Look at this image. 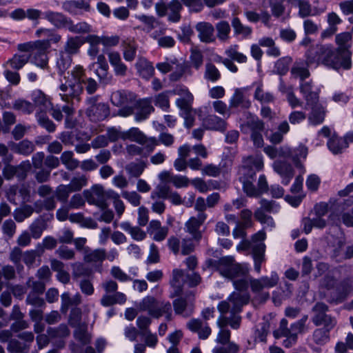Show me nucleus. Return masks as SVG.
<instances>
[{
    "label": "nucleus",
    "mask_w": 353,
    "mask_h": 353,
    "mask_svg": "<svg viewBox=\"0 0 353 353\" xmlns=\"http://www.w3.org/2000/svg\"><path fill=\"white\" fill-rule=\"evenodd\" d=\"M65 81H61L59 85V95L61 99L67 103L73 104L74 101L80 100V94L83 92L81 83L73 82L69 78L64 77Z\"/></svg>",
    "instance_id": "nucleus-10"
},
{
    "label": "nucleus",
    "mask_w": 353,
    "mask_h": 353,
    "mask_svg": "<svg viewBox=\"0 0 353 353\" xmlns=\"http://www.w3.org/2000/svg\"><path fill=\"white\" fill-rule=\"evenodd\" d=\"M147 232L152 236L156 241H163L168 234V228L162 227L161 223L158 220H152L147 228Z\"/></svg>",
    "instance_id": "nucleus-22"
},
{
    "label": "nucleus",
    "mask_w": 353,
    "mask_h": 353,
    "mask_svg": "<svg viewBox=\"0 0 353 353\" xmlns=\"http://www.w3.org/2000/svg\"><path fill=\"white\" fill-rule=\"evenodd\" d=\"M333 328L319 327L314 330L312 335V341L318 345H324L330 339V331Z\"/></svg>",
    "instance_id": "nucleus-33"
},
{
    "label": "nucleus",
    "mask_w": 353,
    "mask_h": 353,
    "mask_svg": "<svg viewBox=\"0 0 353 353\" xmlns=\"http://www.w3.org/2000/svg\"><path fill=\"white\" fill-rule=\"evenodd\" d=\"M133 103H134V108L137 109L134 114V119L137 121L146 119L154 111L152 97L144 98L137 101L134 100Z\"/></svg>",
    "instance_id": "nucleus-16"
},
{
    "label": "nucleus",
    "mask_w": 353,
    "mask_h": 353,
    "mask_svg": "<svg viewBox=\"0 0 353 353\" xmlns=\"http://www.w3.org/2000/svg\"><path fill=\"white\" fill-rule=\"evenodd\" d=\"M321 63L336 70L340 68L350 70L352 68L351 59L341 57L338 50L330 45H324Z\"/></svg>",
    "instance_id": "nucleus-7"
},
{
    "label": "nucleus",
    "mask_w": 353,
    "mask_h": 353,
    "mask_svg": "<svg viewBox=\"0 0 353 353\" xmlns=\"http://www.w3.org/2000/svg\"><path fill=\"white\" fill-rule=\"evenodd\" d=\"M73 152L71 151H65L61 154L60 160L68 170H74L79 164V162L74 159Z\"/></svg>",
    "instance_id": "nucleus-53"
},
{
    "label": "nucleus",
    "mask_w": 353,
    "mask_h": 353,
    "mask_svg": "<svg viewBox=\"0 0 353 353\" xmlns=\"http://www.w3.org/2000/svg\"><path fill=\"white\" fill-rule=\"evenodd\" d=\"M9 146L16 154L28 157L35 150V145L31 141L23 139L18 143L10 142Z\"/></svg>",
    "instance_id": "nucleus-24"
},
{
    "label": "nucleus",
    "mask_w": 353,
    "mask_h": 353,
    "mask_svg": "<svg viewBox=\"0 0 353 353\" xmlns=\"http://www.w3.org/2000/svg\"><path fill=\"white\" fill-rule=\"evenodd\" d=\"M184 277V272L180 269H174L172 271V279L170 280V284L174 288V292L170 294V298L179 296L182 292L181 281Z\"/></svg>",
    "instance_id": "nucleus-34"
},
{
    "label": "nucleus",
    "mask_w": 353,
    "mask_h": 353,
    "mask_svg": "<svg viewBox=\"0 0 353 353\" xmlns=\"http://www.w3.org/2000/svg\"><path fill=\"white\" fill-rule=\"evenodd\" d=\"M7 349L10 353H28L29 346L17 339H11L8 342Z\"/></svg>",
    "instance_id": "nucleus-64"
},
{
    "label": "nucleus",
    "mask_w": 353,
    "mask_h": 353,
    "mask_svg": "<svg viewBox=\"0 0 353 353\" xmlns=\"http://www.w3.org/2000/svg\"><path fill=\"white\" fill-rule=\"evenodd\" d=\"M50 48L48 41H36L34 42H28L19 44L17 49L21 52H32L37 50H47Z\"/></svg>",
    "instance_id": "nucleus-35"
},
{
    "label": "nucleus",
    "mask_w": 353,
    "mask_h": 353,
    "mask_svg": "<svg viewBox=\"0 0 353 353\" xmlns=\"http://www.w3.org/2000/svg\"><path fill=\"white\" fill-rule=\"evenodd\" d=\"M36 117L39 124L48 132H52L56 130V125L48 118L43 111L37 112Z\"/></svg>",
    "instance_id": "nucleus-56"
},
{
    "label": "nucleus",
    "mask_w": 353,
    "mask_h": 353,
    "mask_svg": "<svg viewBox=\"0 0 353 353\" xmlns=\"http://www.w3.org/2000/svg\"><path fill=\"white\" fill-rule=\"evenodd\" d=\"M157 304V301L154 297L147 296L139 303L138 309L142 312H148L151 316H157L158 314L154 312Z\"/></svg>",
    "instance_id": "nucleus-38"
},
{
    "label": "nucleus",
    "mask_w": 353,
    "mask_h": 353,
    "mask_svg": "<svg viewBox=\"0 0 353 353\" xmlns=\"http://www.w3.org/2000/svg\"><path fill=\"white\" fill-rule=\"evenodd\" d=\"M193 101V95L178 98L176 101V105L180 110V115L184 119V125L188 128L193 126L195 120V112L192 108Z\"/></svg>",
    "instance_id": "nucleus-14"
},
{
    "label": "nucleus",
    "mask_w": 353,
    "mask_h": 353,
    "mask_svg": "<svg viewBox=\"0 0 353 353\" xmlns=\"http://www.w3.org/2000/svg\"><path fill=\"white\" fill-rule=\"evenodd\" d=\"M250 299L249 293L241 294L233 292L227 300L221 301L217 306L218 310L222 314L230 312L228 316L229 325L234 330L240 327L241 317L237 315L241 312L243 307L248 304Z\"/></svg>",
    "instance_id": "nucleus-1"
},
{
    "label": "nucleus",
    "mask_w": 353,
    "mask_h": 353,
    "mask_svg": "<svg viewBox=\"0 0 353 353\" xmlns=\"http://www.w3.org/2000/svg\"><path fill=\"white\" fill-rule=\"evenodd\" d=\"M308 319V316L305 314L302 318L296 322L292 323L288 327V321L285 319H282L279 323V327L277 330H274L273 335L276 339L281 337H286L285 343L290 342L295 343L297 341V336L299 334L305 332L307 330L306 323Z\"/></svg>",
    "instance_id": "nucleus-3"
},
{
    "label": "nucleus",
    "mask_w": 353,
    "mask_h": 353,
    "mask_svg": "<svg viewBox=\"0 0 353 353\" xmlns=\"http://www.w3.org/2000/svg\"><path fill=\"white\" fill-rule=\"evenodd\" d=\"M327 22L328 27L321 32L322 38L334 35L338 31L337 26L342 22V20L336 12H331L327 14Z\"/></svg>",
    "instance_id": "nucleus-28"
},
{
    "label": "nucleus",
    "mask_w": 353,
    "mask_h": 353,
    "mask_svg": "<svg viewBox=\"0 0 353 353\" xmlns=\"http://www.w3.org/2000/svg\"><path fill=\"white\" fill-rule=\"evenodd\" d=\"M135 66L139 75L144 79H148L154 74V67L152 63L145 58H139Z\"/></svg>",
    "instance_id": "nucleus-32"
},
{
    "label": "nucleus",
    "mask_w": 353,
    "mask_h": 353,
    "mask_svg": "<svg viewBox=\"0 0 353 353\" xmlns=\"http://www.w3.org/2000/svg\"><path fill=\"white\" fill-rule=\"evenodd\" d=\"M84 41L79 37H69L65 43L64 50L65 54L68 55L77 54L80 47L83 44Z\"/></svg>",
    "instance_id": "nucleus-42"
},
{
    "label": "nucleus",
    "mask_w": 353,
    "mask_h": 353,
    "mask_svg": "<svg viewBox=\"0 0 353 353\" xmlns=\"http://www.w3.org/2000/svg\"><path fill=\"white\" fill-rule=\"evenodd\" d=\"M206 219V214H198L195 216H191L185 223L186 232L190 233L194 239L199 241L201 239L202 234L200 228Z\"/></svg>",
    "instance_id": "nucleus-17"
},
{
    "label": "nucleus",
    "mask_w": 353,
    "mask_h": 353,
    "mask_svg": "<svg viewBox=\"0 0 353 353\" xmlns=\"http://www.w3.org/2000/svg\"><path fill=\"white\" fill-rule=\"evenodd\" d=\"M90 103L93 105L87 110V115L92 121H99L105 119L110 114L109 107L107 104L98 103L95 98L90 99Z\"/></svg>",
    "instance_id": "nucleus-18"
},
{
    "label": "nucleus",
    "mask_w": 353,
    "mask_h": 353,
    "mask_svg": "<svg viewBox=\"0 0 353 353\" xmlns=\"http://www.w3.org/2000/svg\"><path fill=\"white\" fill-rule=\"evenodd\" d=\"M47 333L50 338H65L70 335V330L65 324H61L57 327H49Z\"/></svg>",
    "instance_id": "nucleus-57"
},
{
    "label": "nucleus",
    "mask_w": 353,
    "mask_h": 353,
    "mask_svg": "<svg viewBox=\"0 0 353 353\" xmlns=\"http://www.w3.org/2000/svg\"><path fill=\"white\" fill-rule=\"evenodd\" d=\"M72 268V276L74 279L82 277H90L92 270L81 263H74L71 265Z\"/></svg>",
    "instance_id": "nucleus-49"
},
{
    "label": "nucleus",
    "mask_w": 353,
    "mask_h": 353,
    "mask_svg": "<svg viewBox=\"0 0 353 353\" xmlns=\"http://www.w3.org/2000/svg\"><path fill=\"white\" fill-rule=\"evenodd\" d=\"M251 106V101L244 94L243 88H236L230 100V108H236L241 107L248 109Z\"/></svg>",
    "instance_id": "nucleus-27"
},
{
    "label": "nucleus",
    "mask_w": 353,
    "mask_h": 353,
    "mask_svg": "<svg viewBox=\"0 0 353 353\" xmlns=\"http://www.w3.org/2000/svg\"><path fill=\"white\" fill-rule=\"evenodd\" d=\"M254 98L261 103H270L274 101L272 93L264 92L262 83H259L254 94Z\"/></svg>",
    "instance_id": "nucleus-48"
},
{
    "label": "nucleus",
    "mask_w": 353,
    "mask_h": 353,
    "mask_svg": "<svg viewBox=\"0 0 353 353\" xmlns=\"http://www.w3.org/2000/svg\"><path fill=\"white\" fill-rule=\"evenodd\" d=\"M323 47L324 45H315L310 47L305 53V62L307 66L321 63Z\"/></svg>",
    "instance_id": "nucleus-31"
},
{
    "label": "nucleus",
    "mask_w": 353,
    "mask_h": 353,
    "mask_svg": "<svg viewBox=\"0 0 353 353\" xmlns=\"http://www.w3.org/2000/svg\"><path fill=\"white\" fill-rule=\"evenodd\" d=\"M352 38L350 32H345L336 35L335 41L338 48V52L341 57H349L351 59L352 52L350 50L351 46L348 43Z\"/></svg>",
    "instance_id": "nucleus-21"
},
{
    "label": "nucleus",
    "mask_w": 353,
    "mask_h": 353,
    "mask_svg": "<svg viewBox=\"0 0 353 353\" xmlns=\"http://www.w3.org/2000/svg\"><path fill=\"white\" fill-rule=\"evenodd\" d=\"M340 285L343 288V292L339 293L336 297H332L328 299V302L331 303H341L346 297L347 294L352 290V281L350 279H345L343 280Z\"/></svg>",
    "instance_id": "nucleus-45"
},
{
    "label": "nucleus",
    "mask_w": 353,
    "mask_h": 353,
    "mask_svg": "<svg viewBox=\"0 0 353 353\" xmlns=\"http://www.w3.org/2000/svg\"><path fill=\"white\" fill-rule=\"evenodd\" d=\"M146 166L144 161L139 159L127 164L125 169L130 177L138 178L142 174Z\"/></svg>",
    "instance_id": "nucleus-37"
},
{
    "label": "nucleus",
    "mask_w": 353,
    "mask_h": 353,
    "mask_svg": "<svg viewBox=\"0 0 353 353\" xmlns=\"http://www.w3.org/2000/svg\"><path fill=\"white\" fill-rule=\"evenodd\" d=\"M195 295L194 292H187L185 296H180L172 302L173 308L176 315L184 318L192 316L194 312Z\"/></svg>",
    "instance_id": "nucleus-12"
},
{
    "label": "nucleus",
    "mask_w": 353,
    "mask_h": 353,
    "mask_svg": "<svg viewBox=\"0 0 353 353\" xmlns=\"http://www.w3.org/2000/svg\"><path fill=\"white\" fill-rule=\"evenodd\" d=\"M83 195L90 204L95 205L102 210L107 209L108 206L107 199L109 196L102 185L98 184L93 185L90 190H85Z\"/></svg>",
    "instance_id": "nucleus-13"
},
{
    "label": "nucleus",
    "mask_w": 353,
    "mask_h": 353,
    "mask_svg": "<svg viewBox=\"0 0 353 353\" xmlns=\"http://www.w3.org/2000/svg\"><path fill=\"white\" fill-rule=\"evenodd\" d=\"M12 108L25 114H30L34 111V104L23 99L14 100Z\"/></svg>",
    "instance_id": "nucleus-39"
},
{
    "label": "nucleus",
    "mask_w": 353,
    "mask_h": 353,
    "mask_svg": "<svg viewBox=\"0 0 353 353\" xmlns=\"http://www.w3.org/2000/svg\"><path fill=\"white\" fill-rule=\"evenodd\" d=\"M200 41L205 43H213L216 40L214 27L209 22H199L195 26Z\"/></svg>",
    "instance_id": "nucleus-19"
},
{
    "label": "nucleus",
    "mask_w": 353,
    "mask_h": 353,
    "mask_svg": "<svg viewBox=\"0 0 353 353\" xmlns=\"http://www.w3.org/2000/svg\"><path fill=\"white\" fill-rule=\"evenodd\" d=\"M170 188L166 184L158 185L156 188L151 193V198L152 199H168L171 193Z\"/></svg>",
    "instance_id": "nucleus-62"
},
{
    "label": "nucleus",
    "mask_w": 353,
    "mask_h": 353,
    "mask_svg": "<svg viewBox=\"0 0 353 353\" xmlns=\"http://www.w3.org/2000/svg\"><path fill=\"white\" fill-rule=\"evenodd\" d=\"M311 106V112L308 115V121L311 125H316L322 123L325 117V110L323 105L316 103Z\"/></svg>",
    "instance_id": "nucleus-30"
},
{
    "label": "nucleus",
    "mask_w": 353,
    "mask_h": 353,
    "mask_svg": "<svg viewBox=\"0 0 353 353\" xmlns=\"http://www.w3.org/2000/svg\"><path fill=\"white\" fill-rule=\"evenodd\" d=\"M241 131L250 134V139L256 148H262L264 141L262 132L265 130V123L258 117L251 112L246 113V120L241 125Z\"/></svg>",
    "instance_id": "nucleus-4"
},
{
    "label": "nucleus",
    "mask_w": 353,
    "mask_h": 353,
    "mask_svg": "<svg viewBox=\"0 0 353 353\" xmlns=\"http://www.w3.org/2000/svg\"><path fill=\"white\" fill-rule=\"evenodd\" d=\"M329 307L323 302H317L312 308L313 316L312 321L316 327L323 325L328 328H334L336 323V319L334 316L327 314Z\"/></svg>",
    "instance_id": "nucleus-9"
},
{
    "label": "nucleus",
    "mask_w": 353,
    "mask_h": 353,
    "mask_svg": "<svg viewBox=\"0 0 353 353\" xmlns=\"http://www.w3.org/2000/svg\"><path fill=\"white\" fill-rule=\"evenodd\" d=\"M287 1L292 6L299 8L298 15L302 19L315 15L309 0H287Z\"/></svg>",
    "instance_id": "nucleus-29"
},
{
    "label": "nucleus",
    "mask_w": 353,
    "mask_h": 353,
    "mask_svg": "<svg viewBox=\"0 0 353 353\" xmlns=\"http://www.w3.org/2000/svg\"><path fill=\"white\" fill-rule=\"evenodd\" d=\"M154 312L159 314L152 316L153 318L159 319L161 316H165L168 321L172 320V306L169 301H162L159 304L157 303Z\"/></svg>",
    "instance_id": "nucleus-41"
},
{
    "label": "nucleus",
    "mask_w": 353,
    "mask_h": 353,
    "mask_svg": "<svg viewBox=\"0 0 353 353\" xmlns=\"http://www.w3.org/2000/svg\"><path fill=\"white\" fill-rule=\"evenodd\" d=\"M204 78L208 81L215 83L221 79L219 69L212 63L205 64Z\"/></svg>",
    "instance_id": "nucleus-51"
},
{
    "label": "nucleus",
    "mask_w": 353,
    "mask_h": 353,
    "mask_svg": "<svg viewBox=\"0 0 353 353\" xmlns=\"http://www.w3.org/2000/svg\"><path fill=\"white\" fill-rule=\"evenodd\" d=\"M55 208L56 201L54 196H50L43 201H37L34 203V207L30 205H25L19 208H17L14 211L13 216L16 221L21 223L30 217L34 212V210L39 213L43 210L51 211Z\"/></svg>",
    "instance_id": "nucleus-6"
},
{
    "label": "nucleus",
    "mask_w": 353,
    "mask_h": 353,
    "mask_svg": "<svg viewBox=\"0 0 353 353\" xmlns=\"http://www.w3.org/2000/svg\"><path fill=\"white\" fill-rule=\"evenodd\" d=\"M328 148L334 154H336L341 153L343 150L347 148V145L345 143V140H343L342 137L338 136H332L327 142Z\"/></svg>",
    "instance_id": "nucleus-43"
},
{
    "label": "nucleus",
    "mask_w": 353,
    "mask_h": 353,
    "mask_svg": "<svg viewBox=\"0 0 353 353\" xmlns=\"http://www.w3.org/2000/svg\"><path fill=\"white\" fill-rule=\"evenodd\" d=\"M119 139H122L123 141L128 140L144 145L146 141V136L138 128H131L127 131H121L112 128V142H115Z\"/></svg>",
    "instance_id": "nucleus-15"
},
{
    "label": "nucleus",
    "mask_w": 353,
    "mask_h": 353,
    "mask_svg": "<svg viewBox=\"0 0 353 353\" xmlns=\"http://www.w3.org/2000/svg\"><path fill=\"white\" fill-rule=\"evenodd\" d=\"M216 37L219 41L226 42L230 39L231 28L227 21H221L215 25Z\"/></svg>",
    "instance_id": "nucleus-44"
},
{
    "label": "nucleus",
    "mask_w": 353,
    "mask_h": 353,
    "mask_svg": "<svg viewBox=\"0 0 353 353\" xmlns=\"http://www.w3.org/2000/svg\"><path fill=\"white\" fill-rule=\"evenodd\" d=\"M46 18L57 28L65 27L68 28V23L70 21L63 14L58 12H46Z\"/></svg>",
    "instance_id": "nucleus-50"
},
{
    "label": "nucleus",
    "mask_w": 353,
    "mask_h": 353,
    "mask_svg": "<svg viewBox=\"0 0 353 353\" xmlns=\"http://www.w3.org/2000/svg\"><path fill=\"white\" fill-rule=\"evenodd\" d=\"M106 257V254L104 250H95L90 252H85L84 255V261L87 263H101Z\"/></svg>",
    "instance_id": "nucleus-55"
},
{
    "label": "nucleus",
    "mask_w": 353,
    "mask_h": 353,
    "mask_svg": "<svg viewBox=\"0 0 353 353\" xmlns=\"http://www.w3.org/2000/svg\"><path fill=\"white\" fill-rule=\"evenodd\" d=\"M203 125L205 129L208 130L223 132L227 128V123L224 119L214 114H211L203 119Z\"/></svg>",
    "instance_id": "nucleus-25"
},
{
    "label": "nucleus",
    "mask_w": 353,
    "mask_h": 353,
    "mask_svg": "<svg viewBox=\"0 0 353 353\" xmlns=\"http://www.w3.org/2000/svg\"><path fill=\"white\" fill-rule=\"evenodd\" d=\"M263 167V159L261 156H249L243 159L240 169V181L243 183V190L249 197H258L256 188L254 185L256 172L260 171Z\"/></svg>",
    "instance_id": "nucleus-2"
},
{
    "label": "nucleus",
    "mask_w": 353,
    "mask_h": 353,
    "mask_svg": "<svg viewBox=\"0 0 353 353\" xmlns=\"http://www.w3.org/2000/svg\"><path fill=\"white\" fill-rule=\"evenodd\" d=\"M43 252V249L39 250L38 248L37 250H30L26 251L23 254V261L28 268H31L33 267V265L35 263L36 258L37 256H40Z\"/></svg>",
    "instance_id": "nucleus-61"
},
{
    "label": "nucleus",
    "mask_w": 353,
    "mask_h": 353,
    "mask_svg": "<svg viewBox=\"0 0 353 353\" xmlns=\"http://www.w3.org/2000/svg\"><path fill=\"white\" fill-rule=\"evenodd\" d=\"M135 95L125 90H119L112 94V103L114 105L123 108L117 111L112 112V116L119 115L128 117L133 113L132 107L130 105L134 101Z\"/></svg>",
    "instance_id": "nucleus-8"
},
{
    "label": "nucleus",
    "mask_w": 353,
    "mask_h": 353,
    "mask_svg": "<svg viewBox=\"0 0 353 353\" xmlns=\"http://www.w3.org/2000/svg\"><path fill=\"white\" fill-rule=\"evenodd\" d=\"M76 330L74 332V338L81 342L83 345L90 343L91 337L90 334L87 332V325L85 323L81 326L76 327Z\"/></svg>",
    "instance_id": "nucleus-59"
},
{
    "label": "nucleus",
    "mask_w": 353,
    "mask_h": 353,
    "mask_svg": "<svg viewBox=\"0 0 353 353\" xmlns=\"http://www.w3.org/2000/svg\"><path fill=\"white\" fill-rule=\"evenodd\" d=\"M265 245L264 243H259L252 247V256L254 260V268L257 274L261 271V264L265 261Z\"/></svg>",
    "instance_id": "nucleus-23"
},
{
    "label": "nucleus",
    "mask_w": 353,
    "mask_h": 353,
    "mask_svg": "<svg viewBox=\"0 0 353 353\" xmlns=\"http://www.w3.org/2000/svg\"><path fill=\"white\" fill-rule=\"evenodd\" d=\"M112 66H113L114 74L117 76L124 77L126 74L128 68L126 65L121 61V56L119 52H112Z\"/></svg>",
    "instance_id": "nucleus-40"
},
{
    "label": "nucleus",
    "mask_w": 353,
    "mask_h": 353,
    "mask_svg": "<svg viewBox=\"0 0 353 353\" xmlns=\"http://www.w3.org/2000/svg\"><path fill=\"white\" fill-rule=\"evenodd\" d=\"M270 330V323L268 321H263L258 325L255 330L254 340L255 341H260L266 343L267 336Z\"/></svg>",
    "instance_id": "nucleus-58"
},
{
    "label": "nucleus",
    "mask_w": 353,
    "mask_h": 353,
    "mask_svg": "<svg viewBox=\"0 0 353 353\" xmlns=\"http://www.w3.org/2000/svg\"><path fill=\"white\" fill-rule=\"evenodd\" d=\"M46 229V225L43 220H36L30 225V234L34 239L41 236L43 232Z\"/></svg>",
    "instance_id": "nucleus-63"
},
{
    "label": "nucleus",
    "mask_w": 353,
    "mask_h": 353,
    "mask_svg": "<svg viewBox=\"0 0 353 353\" xmlns=\"http://www.w3.org/2000/svg\"><path fill=\"white\" fill-rule=\"evenodd\" d=\"M239 48L238 45H233L230 46L225 52V54L228 57L229 59L236 61L238 63H245L247 61V57L243 53L237 51Z\"/></svg>",
    "instance_id": "nucleus-60"
},
{
    "label": "nucleus",
    "mask_w": 353,
    "mask_h": 353,
    "mask_svg": "<svg viewBox=\"0 0 353 353\" xmlns=\"http://www.w3.org/2000/svg\"><path fill=\"white\" fill-rule=\"evenodd\" d=\"M279 276L276 272H272L270 276H263L258 279H249L250 287L253 294L261 301H265L270 298V293L264 291L265 288H272L277 285Z\"/></svg>",
    "instance_id": "nucleus-5"
},
{
    "label": "nucleus",
    "mask_w": 353,
    "mask_h": 353,
    "mask_svg": "<svg viewBox=\"0 0 353 353\" xmlns=\"http://www.w3.org/2000/svg\"><path fill=\"white\" fill-rule=\"evenodd\" d=\"M231 24L235 35H242L243 37H248L252 32V28L244 26L238 17H234L232 19Z\"/></svg>",
    "instance_id": "nucleus-46"
},
{
    "label": "nucleus",
    "mask_w": 353,
    "mask_h": 353,
    "mask_svg": "<svg viewBox=\"0 0 353 353\" xmlns=\"http://www.w3.org/2000/svg\"><path fill=\"white\" fill-rule=\"evenodd\" d=\"M300 91L303 95L307 105H313L319 102V92L313 90L311 81L302 82L300 84Z\"/></svg>",
    "instance_id": "nucleus-26"
},
{
    "label": "nucleus",
    "mask_w": 353,
    "mask_h": 353,
    "mask_svg": "<svg viewBox=\"0 0 353 353\" xmlns=\"http://www.w3.org/2000/svg\"><path fill=\"white\" fill-rule=\"evenodd\" d=\"M121 227L125 231L128 232L134 240L141 241L146 236L145 232L140 228L137 226L132 227L128 222L121 223Z\"/></svg>",
    "instance_id": "nucleus-52"
},
{
    "label": "nucleus",
    "mask_w": 353,
    "mask_h": 353,
    "mask_svg": "<svg viewBox=\"0 0 353 353\" xmlns=\"http://www.w3.org/2000/svg\"><path fill=\"white\" fill-rule=\"evenodd\" d=\"M30 58V55L28 54H15L7 63L12 69L19 70L28 62Z\"/></svg>",
    "instance_id": "nucleus-54"
},
{
    "label": "nucleus",
    "mask_w": 353,
    "mask_h": 353,
    "mask_svg": "<svg viewBox=\"0 0 353 353\" xmlns=\"http://www.w3.org/2000/svg\"><path fill=\"white\" fill-rule=\"evenodd\" d=\"M155 9L159 17H164L168 14V21L176 23L181 18V11L183 10V5L179 0H172L168 4L161 0L156 3Z\"/></svg>",
    "instance_id": "nucleus-11"
},
{
    "label": "nucleus",
    "mask_w": 353,
    "mask_h": 353,
    "mask_svg": "<svg viewBox=\"0 0 353 353\" xmlns=\"http://www.w3.org/2000/svg\"><path fill=\"white\" fill-rule=\"evenodd\" d=\"M222 271L224 277L232 280L239 276H245L248 274V269L237 263H234L229 269Z\"/></svg>",
    "instance_id": "nucleus-36"
},
{
    "label": "nucleus",
    "mask_w": 353,
    "mask_h": 353,
    "mask_svg": "<svg viewBox=\"0 0 353 353\" xmlns=\"http://www.w3.org/2000/svg\"><path fill=\"white\" fill-rule=\"evenodd\" d=\"M187 328L192 332H196L199 338L203 340L207 339L211 334V328L207 323L203 324L200 319H191L186 324Z\"/></svg>",
    "instance_id": "nucleus-20"
},
{
    "label": "nucleus",
    "mask_w": 353,
    "mask_h": 353,
    "mask_svg": "<svg viewBox=\"0 0 353 353\" xmlns=\"http://www.w3.org/2000/svg\"><path fill=\"white\" fill-rule=\"evenodd\" d=\"M171 96L169 90H165L154 96L152 102L154 105L163 111H168L170 108V97Z\"/></svg>",
    "instance_id": "nucleus-47"
}]
</instances>
